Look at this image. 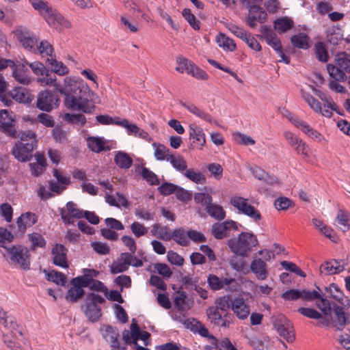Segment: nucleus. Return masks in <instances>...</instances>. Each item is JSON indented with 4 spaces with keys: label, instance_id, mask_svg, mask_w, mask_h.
<instances>
[{
    "label": "nucleus",
    "instance_id": "7c9ffc66",
    "mask_svg": "<svg viewBox=\"0 0 350 350\" xmlns=\"http://www.w3.org/2000/svg\"><path fill=\"white\" fill-rule=\"evenodd\" d=\"M297 129H300L308 137L314 140L320 142L324 139V137L319 131L312 128L304 120L301 121Z\"/></svg>",
    "mask_w": 350,
    "mask_h": 350
},
{
    "label": "nucleus",
    "instance_id": "37998d69",
    "mask_svg": "<svg viewBox=\"0 0 350 350\" xmlns=\"http://www.w3.org/2000/svg\"><path fill=\"white\" fill-rule=\"evenodd\" d=\"M88 148L93 152H100L104 150V139L97 137H89L87 139Z\"/></svg>",
    "mask_w": 350,
    "mask_h": 350
},
{
    "label": "nucleus",
    "instance_id": "412c9836",
    "mask_svg": "<svg viewBox=\"0 0 350 350\" xmlns=\"http://www.w3.org/2000/svg\"><path fill=\"white\" fill-rule=\"evenodd\" d=\"M66 208L68 211V213H66L63 209L61 210L60 213L62 219H63L65 224L72 223V217H75L78 219L83 217L84 211L78 208L77 204H75L74 202H68L66 204Z\"/></svg>",
    "mask_w": 350,
    "mask_h": 350
},
{
    "label": "nucleus",
    "instance_id": "423d86ee",
    "mask_svg": "<svg viewBox=\"0 0 350 350\" xmlns=\"http://www.w3.org/2000/svg\"><path fill=\"white\" fill-rule=\"evenodd\" d=\"M13 33L25 50L34 54L36 53L39 38L33 32L25 27H21L14 30Z\"/></svg>",
    "mask_w": 350,
    "mask_h": 350
},
{
    "label": "nucleus",
    "instance_id": "13d9d810",
    "mask_svg": "<svg viewBox=\"0 0 350 350\" xmlns=\"http://www.w3.org/2000/svg\"><path fill=\"white\" fill-rule=\"evenodd\" d=\"M230 296H223L217 298L215 301V306H213L217 310H221L222 312L228 313V309L230 306Z\"/></svg>",
    "mask_w": 350,
    "mask_h": 350
},
{
    "label": "nucleus",
    "instance_id": "6e6552de",
    "mask_svg": "<svg viewBox=\"0 0 350 350\" xmlns=\"http://www.w3.org/2000/svg\"><path fill=\"white\" fill-rule=\"evenodd\" d=\"M273 326L280 336L288 342L295 340V335L291 323L283 315H278L273 321Z\"/></svg>",
    "mask_w": 350,
    "mask_h": 350
},
{
    "label": "nucleus",
    "instance_id": "864d4df0",
    "mask_svg": "<svg viewBox=\"0 0 350 350\" xmlns=\"http://www.w3.org/2000/svg\"><path fill=\"white\" fill-rule=\"evenodd\" d=\"M125 8L127 9L135 18H137L139 14H141L142 18L147 21H148L146 14L142 12L139 5L133 1H128L125 3Z\"/></svg>",
    "mask_w": 350,
    "mask_h": 350
},
{
    "label": "nucleus",
    "instance_id": "cd10ccee",
    "mask_svg": "<svg viewBox=\"0 0 350 350\" xmlns=\"http://www.w3.org/2000/svg\"><path fill=\"white\" fill-rule=\"evenodd\" d=\"M151 234L157 238L169 241L172 239V232L168 227L162 226L160 224H154L151 229Z\"/></svg>",
    "mask_w": 350,
    "mask_h": 350
},
{
    "label": "nucleus",
    "instance_id": "58836bf2",
    "mask_svg": "<svg viewBox=\"0 0 350 350\" xmlns=\"http://www.w3.org/2000/svg\"><path fill=\"white\" fill-rule=\"evenodd\" d=\"M309 37L304 33H299L291 37V42L295 47L307 49L309 48Z\"/></svg>",
    "mask_w": 350,
    "mask_h": 350
},
{
    "label": "nucleus",
    "instance_id": "bf43d9fd",
    "mask_svg": "<svg viewBox=\"0 0 350 350\" xmlns=\"http://www.w3.org/2000/svg\"><path fill=\"white\" fill-rule=\"evenodd\" d=\"M29 239L31 243L32 249H36L38 247H44L46 245V241L42 234L33 232L29 234Z\"/></svg>",
    "mask_w": 350,
    "mask_h": 350
},
{
    "label": "nucleus",
    "instance_id": "f3484780",
    "mask_svg": "<svg viewBox=\"0 0 350 350\" xmlns=\"http://www.w3.org/2000/svg\"><path fill=\"white\" fill-rule=\"evenodd\" d=\"M189 135L191 142V146L202 149L206 144V137L203 129L195 124H191L189 126Z\"/></svg>",
    "mask_w": 350,
    "mask_h": 350
},
{
    "label": "nucleus",
    "instance_id": "a18cd8bd",
    "mask_svg": "<svg viewBox=\"0 0 350 350\" xmlns=\"http://www.w3.org/2000/svg\"><path fill=\"white\" fill-rule=\"evenodd\" d=\"M207 213L217 220L223 219L226 216V213L223 208L217 204L211 203L206 208Z\"/></svg>",
    "mask_w": 350,
    "mask_h": 350
},
{
    "label": "nucleus",
    "instance_id": "0eeeda50",
    "mask_svg": "<svg viewBox=\"0 0 350 350\" xmlns=\"http://www.w3.org/2000/svg\"><path fill=\"white\" fill-rule=\"evenodd\" d=\"M59 102L57 95L51 91L44 90L38 94L36 107L41 111L50 112L59 106Z\"/></svg>",
    "mask_w": 350,
    "mask_h": 350
},
{
    "label": "nucleus",
    "instance_id": "a878e982",
    "mask_svg": "<svg viewBox=\"0 0 350 350\" xmlns=\"http://www.w3.org/2000/svg\"><path fill=\"white\" fill-rule=\"evenodd\" d=\"M37 221L36 214L27 212L22 214L16 221L20 231L24 232L26 228L32 226Z\"/></svg>",
    "mask_w": 350,
    "mask_h": 350
},
{
    "label": "nucleus",
    "instance_id": "ddd939ff",
    "mask_svg": "<svg viewBox=\"0 0 350 350\" xmlns=\"http://www.w3.org/2000/svg\"><path fill=\"white\" fill-rule=\"evenodd\" d=\"M43 17L51 27L56 29L71 28L70 22L52 8H50Z\"/></svg>",
    "mask_w": 350,
    "mask_h": 350
},
{
    "label": "nucleus",
    "instance_id": "72a5a7b5",
    "mask_svg": "<svg viewBox=\"0 0 350 350\" xmlns=\"http://www.w3.org/2000/svg\"><path fill=\"white\" fill-rule=\"evenodd\" d=\"M293 26V21L287 16L280 18L274 22V27L280 33L286 32L292 29Z\"/></svg>",
    "mask_w": 350,
    "mask_h": 350
},
{
    "label": "nucleus",
    "instance_id": "de8ad7c7",
    "mask_svg": "<svg viewBox=\"0 0 350 350\" xmlns=\"http://www.w3.org/2000/svg\"><path fill=\"white\" fill-rule=\"evenodd\" d=\"M0 323L3 325L5 327L12 330H16L18 325L15 321V319L12 316H8L1 308H0Z\"/></svg>",
    "mask_w": 350,
    "mask_h": 350
},
{
    "label": "nucleus",
    "instance_id": "49530a36",
    "mask_svg": "<svg viewBox=\"0 0 350 350\" xmlns=\"http://www.w3.org/2000/svg\"><path fill=\"white\" fill-rule=\"evenodd\" d=\"M301 98L308 103L310 107L316 113L321 111V103L309 93L301 91Z\"/></svg>",
    "mask_w": 350,
    "mask_h": 350
},
{
    "label": "nucleus",
    "instance_id": "7ed1b4c3",
    "mask_svg": "<svg viewBox=\"0 0 350 350\" xmlns=\"http://www.w3.org/2000/svg\"><path fill=\"white\" fill-rule=\"evenodd\" d=\"M258 243V241L254 234L241 232L238 238L230 239L228 245L233 253L244 257L247 256V253Z\"/></svg>",
    "mask_w": 350,
    "mask_h": 350
},
{
    "label": "nucleus",
    "instance_id": "ea45409f",
    "mask_svg": "<svg viewBox=\"0 0 350 350\" xmlns=\"http://www.w3.org/2000/svg\"><path fill=\"white\" fill-rule=\"evenodd\" d=\"M167 161L178 172H184L187 168V161L183 156L171 154L167 157Z\"/></svg>",
    "mask_w": 350,
    "mask_h": 350
},
{
    "label": "nucleus",
    "instance_id": "473e14b6",
    "mask_svg": "<svg viewBox=\"0 0 350 350\" xmlns=\"http://www.w3.org/2000/svg\"><path fill=\"white\" fill-rule=\"evenodd\" d=\"M336 222L342 231L346 232L350 230L349 213L342 209L339 210L336 218Z\"/></svg>",
    "mask_w": 350,
    "mask_h": 350
},
{
    "label": "nucleus",
    "instance_id": "774afa93",
    "mask_svg": "<svg viewBox=\"0 0 350 350\" xmlns=\"http://www.w3.org/2000/svg\"><path fill=\"white\" fill-rule=\"evenodd\" d=\"M141 174L143 178L150 185H159V179L157 175L146 167L142 168Z\"/></svg>",
    "mask_w": 350,
    "mask_h": 350
},
{
    "label": "nucleus",
    "instance_id": "5701e85b",
    "mask_svg": "<svg viewBox=\"0 0 350 350\" xmlns=\"http://www.w3.org/2000/svg\"><path fill=\"white\" fill-rule=\"evenodd\" d=\"M345 269L344 264L336 260H331L325 262L320 266V272L326 275L336 274Z\"/></svg>",
    "mask_w": 350,
    "mask_h": 350
},
{
    "label": "nucleus",
    "instance_id": "5fc2aeb1",
    "mask_svg": "<svg viewBox=\"0 0 350 350\" xmlns=\"http://www.w3.org/2000/svg\"><path fill=\"white\" fill-rule=\"evenodd\" d=\"M314 299H319L317 302V306L321 310V311L326 316H329L332 314V307L329 301L323 297L319 293V296L316 297Z\"/></svg>",
    "mask_w": 350,
    "mask_h": 350
},
{
    "label": "nucleus",
    "instance_id": "f704fd0d",
    "mask_svg": "<svg viewBox=\"0 0 350 350\" xmlns=\"http://www.w3.org/2000/svg\"><path fill=\"white\" fill-rule=\"evenodd\" d=\"M172 239L181 246H187L189 241L187 236V232L183 228L175 229L172 232Z\"/></svg>",
    "mask_w": 350,
    "mask_h": 350
},
{
    "label": "nucleus",
    "instance_id": "6e6d98bb",
    "mask_svg": "<svg viewBox=\"0 0 350 350\" xmlns=\"http://www.w3.org/2000/svg\"><path fill=\"white\" fill-rule=\"evenodd\" d=\"M176 63L178 66L176 68V70L181 73L187 72L189 74L192 66H193V64L191 61L182 56H180L177 58Z\"/></svg>",
    "mask_w": 350,
    "mask_h": 350
},
{
    "label": "nucleus",
    "instance_id": "603ef678",
    "mask_svg": "<svg viewBox=\"0 0 350 350\" xmlns=\"http://www.w3.org/2000/svg\"><path fill=\"white\" fill-rule=\"evenodd\" d=\"M314 53L318 60L322 62H326L328 60V53L325 44L322 42H319L314 45Z\"/></svg>",
    "mask_w": 350,
    "mask_h": 350
},
{
    "label": "nucleus",
    "instance_id": "393cba45",
    "mask_svg": "<svg viewBox=\"0 0 350 350\" xmlns=\"http://www.w3.org/2000/svg\"><path fill=\"white\" fill-rule=\"evenodd\" d=\"M250 15L248 16L247 23L251 27L256 26L255 21L258 19L261 23L265 21L267 18L265 11L258 5L250 6L249 8Z\"/></svg>",
    "mask_w": 350,
    "mask_h": 350
},
{
    "label": "nucleus",
    "instance_id": "c03bdc74",
    "mask_svg": "<svg viewBox=\"0 0 350 350\" xmlns=\"http://www.w3.org/2000/svg\"><path fill=\"white\" fill-rule=\"evenodd\" d=\"M16 137H18L20 139L17 142L27 143L28 144H32L33 147L37 148V135L35 132L32 131H23L18 135H16Z\"/></svg>",
    "mask_w": 350,
    "mask_h": 350
},
{
    "label": "nucleus",
    "instance_id": "1a4fd4ad",
    "mask_svg": "<svg viewBox=\"0 0 350 350\" xmlns=\"http://www.w3.org/2000/svg\"><path fill=\"white\" fill-rule=\"evenodd\" d=\"M231 204L242 213L250 217L255 221L261 219L260 212L253 206L248 204L246 199L235 196L231 199Z\"/></svg>",
    "mask_w": 350,
    "mask_h": 350
},
{
    "label": "nucleus",
    "instance_id": "4c0bfd02",
    "mask_svg": "<svg viewBox=\"0 0 350 350\" xmlns=\"http://www.w3.org/2000/svg\"><path fill=\"white\" fill-rule=\"evenodd\" d=\"M36 54H40L42 57L53 58V47L47 40L38 41Z\"/></svg>",
    "mask_w": 350,
    "mask_h": 350
},
{
    "label": "nucleus",
    "instance_id": "4d7b16f0",
    "mask_svg": "<svg viewBox=\"0 0 350 350\" xmlns=\"http://www.w3.org/2000/svg\"><path fill=\"white\" fill-rule=\"evenodd\" d=\"M187 295L185 292H178L174 298V304L179 310H187L190 308V306L186 301Z\"/></svg>",
    "mask_w": 350,
    "mask_h": 350
},
{
    "label": "nucleus",
    "instance_id": "052dcab7",
    "mask_svg": "<svg viewBox=\"0 0 350 350\" xmlns=\"http://www.w3.org/2000/svg\"><path fill=\"white\" fill-rule=\"evenodd\" d=\"M182 14L185 20L195 30L200 29V21L196 19V17L191 13L189 9H184Z\"/></svg>",
    "mask_w": 350,
    "mask_h": 350
},
{
    "label": "nucleus",
    "instance_id": "e433bc0d",
    "mask_svg": "<svg viewBox=\"0 0 350 350\" xmlns=\"http://www.w3.org/2000/svg\"><path fill=\"white\" fill-rule=\"evenodd\" d=\"M115 163L120 168L129 169L133 163V159L130 156L124 152L119 151L114 158Z\"/></svg>",
    "mask_w": 350,
    "mask_h": 350
},
{
    "label": "nucleus",
    "instance_id": "69168bd1",
    "mask_svg": "<svg viewBox=\"0 0 350 350\" xmlns=\"http://www.w3.org/2000/svg\"><path fill=\"white\" fill-rule=\"evenodd\" d=\"M267 43L272 47L275 51H279L282 49V44L280 39L272 31H269L266 35Z\"/></svg>",
    "mask_w": 350,
    "mask_h": 350
},
{
    "label": "nucleus",
    "instance_id": "8fccbe9b",
    "mask_svg": "<svg viewBox=\"0 0 350 350\" xmlns=\"http://www.w3.org/2000/svg\"><path fill=\"white\" fill-rule=\"evenodd\" d=\"M46 278L49 281H52L55 284L61 286H65L66 284V276L59 271L53 270L46 274Z\"/></svg>",
    "mask_w": 350,
    "mask_h": 350
},
{
    "label": "nucleus",
    "instance_id": "3c124183",
    "mask_svg": "<svg viewBox=\"0 0 350 350\" xmlns=\"http://www.w3.org/2000/svg\"><path fill=\"white\" fill-rule=\"evenodd\" d=\"M152 146L154 149V155L157 160H167V157L171 155L169 148L166 146L157 143H154Z\"/></svg>",
    "mask_w": 350,
    "mask_h": 350
},
{
    "label": "nucleus",
    "instance_id": "79ce46f5",
    "mask_svg": "<svg viewBox=\"0 0 350 350\" xmlns=\"http://www.w3.org/2000/svg\"><path fill=\"white\" fill-rule=\"evenodd\" d=\"M49 66H51V69L59 75H64L68 73V68L62 62H58L55 57L53 58H47L46 61Z\"/></svg>",
    "mask_w": 350,
    "mask_h": 350
},
{
    "label": "nucleus",
    "instance_id": "20e7f679",
    "mask_svg": "<svg viewBox=\"0 0 350 350\" xmlns=\"http://www.w3.org/2000/svg\"><path fill=\"white\" fill-rule=\"evenodd\" d=\"M336 65L327 64V71L332 78L338 81L347 79L346 73L350 74V58L346 53H340L335 57Z\"/></svg>",
    "mask_w": 350,
    "mask_h": 350
},
{
    "label": "nucleus",
    "instance_id": "c85d7f7f",
    "mask_svg": "<svg viewBox=\"0 0 350 350\" xmlns=\"http://www.w3.org/2000/svg\"><path fill=\"white\" fill-rule=\"evenodd\" d=\"M218 46L226 51H234L236 49L234 41L223 33H219L215 37Z\"/></svg>",
    "mask_w": 350,
    "mask_h": 350
},
{
    "label": "nucleus",
    "instance_id": "f8f14e48",
    "mask_svg": "<svg viewBox=\"0 0 350 350\" xmlns=\"http://www.w3.org/2000/svg\"><path fill=\"white\" fill-rule=\"evenodd\" d=\"M32 144H28L23 142H16L12 148V152L14 158L18 161H29L32 158L33 151L36 149Z\"/></svg>",
    "mask_w": 350,
    "mask_h": 350
},
{
    "label": "nucleus",
    "instance_id": "e2e57ef3",
    "mask_svg": "<svg viewBox=\"0 0 350 350\" xmlns=\"http://www.w3.org/2000/svg\"><path fill=\"white\" fill-rule=\"evenodd\" d=\"M283 135L286 140L288 142V144L294 149V150L297 147V146H298V144H299L303 141L297 135L289 131H284Z\"/></svg>",
    "mask_w": 350,
    "mask_h": 350
},
{
    "label": "nucleus",
    "instance_id": "a19ab883",
    "mask_svg": "<svg viewBox=\"0 0 350 350\" xmlns=\"http://www.w3.org/2000/svg\"><path fill=\"white\" fill-rule=\"evenodd\" d=\"M84 294V291L81 286L72 284L66 295V299L68 301L76 302L80 299Z\"/></svg>",
    "mask_w": 350,
    "mask_h": 350
},
{
    "label": "nucleus",
    "instance_id": "a211bd4d",
    "mask_svg": "<svg viewBox=\"0 0 350 350\" xmlns=\"http://www.w3.org/2000/svg\"><path fill=\"white\" fill-rule=\"evenodd\" d=\"M68 250L62 244H56L53 247L51 253L53 262L58 267L68 268L69 267L67 260Z\"/></svg>",
    "mask_w": 350,
    "mask_h": 350
},
{
    "label": "nucleus",
    "instance_id": "c756f323",
    "mask_svg": "<svg viewBox=\"0 0 350 350\" xmlns=\"http://www.w3.org/2000/svg\"><path fill=\"white\" fill-rule=\"evenodd\" d=\"M103 336L107 341L111 342V349H114L120 346L118 340L119 333L116 329L110 325H107L104 327Z\"/></svg>",
    "mask_w": 350,
    "mask_h": 350
},
{
    "label": "nucleus",
    "instance_id": "f257e3e1",
    "mask_svg": "<svg viewBox=\"0 0 350 350\" xmlns=\"http://www.w3.org/2000/svg\"><path fill=\"white\" fill-rule=\"evenodd\" d=\"M65 88L59 92L65 96V105L67 108L86 113L94 111L95 106L88 98L91 91L82 80L74 77H66Z\"/></svg>",
    "mask_w": 350,
    "mask_h": 350
},
{
    "label": "nucleus",
    "instance_id": "9d476101",
    "mask_svg": "<svg viewBox=\"0 0 350 350\" xmlns=\"http://www.w3.org/2000/svg\"><path fill=\"white\" fill-rule=\"evenodd\" d=\"M281 296L286 301H294L299 299L304 301H312L319 296V292L306 289H290L283 293Z\"/></svg>",
    "mask_w": 350,
    "mask_h": 350
},
{
    "label": "nucleus",
    "instance_id": "4468645a",
    "mask_svg": "<svg viewBox=\"0 0 350 350\" xmlns=\"http://www.w3.org/2000/svg\"><path fill=\"white\" fill-rule=\"evenodd\" d=\"M238 226L232 220H226L223 223H215L212 226V234L215 238L221 239L229 236L231 230H237Z\"/></svg>",
    "mask_w": 350,
    "mask_h": 350
},
{
    "label": "nucleus",
    "instance_id": "c9c22d12",
    "mask_svg": "<svg viewBox=\"0 0 350 350\" xmlns=\"http://www.w3.org/2000/svg\"><path fill=\"white\" fill-rule=\"evenodd\" d=\"M250 170L256 178L263 180L268 184H273L276 181L275 177L269 175L258 166L250 167Z\"/></svg>",
    "mask_w": 350,
    "mask_h": 350
},
{
    "label": "nucleus",
    "instance_id": "f03ea898",
    "mask_svg": "<svg viewBox=\"0 0 350 350\" xmlns=\"http://www.w3.org/2000/svg\"><path fill=\"white\" fill-rule=\"evenodd\" d=\"M3 255L11 265L19 266L24 270L29 269L30 254L26 247L20 245L5 247Z\"/></svg>",
    "mask_w": 350,
    "mask_h": 350
},
{
    "label": "nucleus",
    "instance_id": "4be33fe9",
    "mask_svg": "<svg viewBox=\"0 0 350 350\" xmlns=\"http://www.w3.org/2000/svg\"><path fill=\"white\" fill-rule=\"evenodd\" d=\"M231 307L232 311L240 319H245L250 314V306L241 297L234 299L231 303Z\"/></svg>",
    "mask_w": 350,
    "mask_h": 350
},
{
    "label": "nucleus",
    "instance_id": "2eb2a0df",
    "mask_svg": "<svg viewBox=\"0 0 350 350\" xmlns=\"http://www.w3.org/2000/svg\"><path fill=\"white\" fill-rule=\"evenodd\" d=\"M206 314L212 323L220 327H227L230 324V314L222 312L213 307H210L206 310Z\"/></svg>",
    "mask_w": 350,
    "mask_h": 350
},
{
    "label": "nucleus",
    "instance_id": "680f3d73",
    "mask_svg": "<svg viewBox=\"0 0 350 350\" xmlns=\"http://www.w3.org/2000/svg\"><path fill=\"white\" fill-rule=\"evenodd\" d=\"M314 91L315 94L323 101V105L325 107H331L333 109H337V105L331 97L327 96L325 94L319 90L314 89Z\"/></svg>",
    "mask_w": 350,
    "mask_h": 350
},
{
    "label": "nucleus",
    "instance_id": "dca6fc26",
    "mask_svg": "<svg viewBox=\"0 0 350 350\" xmlns=\"http://www.w3.org/2000/svg\"><path fill=\"white\" fill-rule=\"evenodd\" d=\"M12 75L18 83L22 85H27L31 82V78L25 61L21 64H13L12 66Z\"/></svg>",
    "mask_w": 350,
    "mask_h": 350
},
{
    "label": "nucleus",
    "instance_id": "2f4dec72",
    "mask_svg": "<svg viewBox=\"0 0 350 350\" xmlns=\"http://www.w3.org/2000/svg\"><path fill=\"white\" fill-rule=\"evenodd\" d=\"M183 107L187 109L190 113H193L196 117L211 123L213 121L212 116L204 109L193 105V104H183Z\"/></svg>",
    "mask_w": 350,
    "mask_h": 350
},
{
    "label": "nucleus",
    "instance_id": "aec40b11",
    "mask_svg": "<svg viewBox=\"0 0 350 350\" xmlns=\"http://www.w3.org/2000/svg\"><path fill=\"white\" fill-rule=\"evenodd\" d=\"M349 308L342 305L341 306H334L332 323L334 327L338 331H342L347 323V314L345 310Z\"/></svg>",
    "mask_w": 350,
    "mask_h": 350
},
{
    "label": "nucleus",
    "instance_id": "09e8293b",
    "mask_svg": "<svg viewBox=\"0 0 350 350\" xmlns=\"http://www.w3.org/2000/svg\"><path fill=\"white\" fill-rule=\"evenodd\" d=\"M184 175L196 184H203L206 181L204 175L200 172L195 171L193 168L187 169Z\"/></svg>",
    "mask_w": 350,
    "mask_h": 350
},
{
    "label": "nucleus",
    "instance_id": "bb28decb",
    "mask_svg": "<svg viewBox=\"0 0 350 350\" xmlns=\"http://www.w3.org/2000/svg\"><path fill=\"white\" fill-rule=\"evenodd\" d=\"M252 271L260 280H265L267 276V265L261 258L254 259L250 265Z\"/></svg>",
    "mask_w": 350,
    "mask_h": 350
},
{
    "label": "nucleus",
    "instance_id": "39448f33",
    "mask_svg": "<svg viewBox=\"0 0 350 350\" xmlns=\"http://www.w3.org/2000/svg\"><path fill=\"white\" fill-rule=\"evenodd\" d=\"M105 301V299L98 293H91L87 295L84 305L82 306L86 317L91 321H97L101 317V309L98 306Z\"/></svg>",
    "mask_w": 350,
    "mask_h": 350
},
{
    "label": "nucleus",
    "instance_id": "6ab92c4d",
    "mask_svg": "<svg viewBox=\"0 0 350 350\" xmlns=\"http://www.w3.org/2000/svg\"><path fill=\"white\" fill-rule=\"evenodd\" d=\"M325 291L329 294V297L336 300L338 304L346 308H350V300L345 296L343 291L335 283H332L325 287Z\"/></svg>",
    "mask_w": 350,
    "mask_h": 350
},
{
    "label": "nucleus",
    "instance_id": "0e129e2a",
    "mask_svg": "<svg viewBox=\"0 0 350 350\" xmlns=\"http://www.w3.org/2000/svg\"><path fill=\"white\" fill-rule=\"evenodd\" d=\"M194 200L197 204H199L206 208L212 203V197L205 193H196L194 196Z\"/></svg>",
    "mask_w": 350,
    "mask_h": 350
},
{
    "label": "nucleus",
    "instance_id": "b1692460",
    "mask_svg": "<svg viewBox=\"0 0 350 350\" xmlns=\"http://www.w3.org/2000/svg\"><path fill=\"white\" fill-rule=\"evenodd\" d=\"M207 282L211 288L215 291L224 288L227 286L236 283V280L234 278H219L213 274L209 275Z\"/></svg>",
    "mask_w": 350,
    "mask_h": 350
},
{
    "label": "nucleus",
    "instance_id": "9b49d317",
    "mask_svg": "<svg viewBox=\"0 0 350 350\" xmlns=\"http://www.w3.org/2000/svg\"><path fill=\"white\" fill-rule=\"evenodd\" d=\"M15 116L12 112H10L6 109L0 111V125L3 131L10 137L16 138V131L15 126Z\"/></svg>",
    "mask_w": 350,
    "mask_h": 350
},
{
    "label": "nucleus",
    "instance_id": "338daca9",
    "mask_svg": "<svg viewBox=\"0 0 350 350\" xmlns=\"http://www.w3.org/2000/svg\"><path fill=\"white\" fill-rule=\"evenodd\" d=\"M65 120L69 123L83 126L86 122V118L83 114H70L66 113L64 116Z\"/></svg>",
    "mask_w": 350,
    "mask_h": 350
}]
</instances>
